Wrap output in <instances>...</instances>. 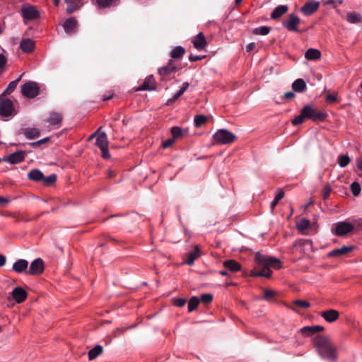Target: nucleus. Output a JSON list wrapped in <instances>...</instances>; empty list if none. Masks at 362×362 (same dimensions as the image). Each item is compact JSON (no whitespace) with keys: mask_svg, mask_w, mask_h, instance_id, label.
Instances as JSON below:
<instances>
[{"mask_svg":"<svg viewBox=\"0 0 362 362\" xmlns=\"http://www.w3.org/2000/svg\"><path fill=\"white\" fill-rule=\"evenodd\" d=\"M255 261L256 266L250 273V275L253 277L270 278L272 274L271 268H280V260L279 259L266 256L259 252L255 254Z\"/></svg>","mask_w":362,"mask_h":362,"instance_id":"nucleus-1","label":"nucleus"},{"mask_svg":"<svg viewBox=\"0 0 362 362\" xmlns=\"http://www.w3.org/2000/svg\"><path fill=\"white\" fill-rule=\"evenodd\" d=\"M312 341L317 352L322 359L329 361L337 360V348L328 336L317 334L313 337Z\"/></svg>","mask_w":362,"mask_h":362,"instance_id":"nucleus-2","label":"nucleus"},{"mask_svg":"<svg viewBox=\"0 0 362 362\" xmlns=\"http://www.w3.org/2000/svg\"><path fill=\"white\" fill-rule=\"evenodd\" d=\"M326 117V113L318 111L310 105H306L302 108L300 114L296 117L291 123L293 125L297 126L302 124L305 119H310L314 122H322Z\"/></svg>","mask_w":362,"mask_h":362,"instance_id":"nucleus-3","label":"nucleus"},{"mask_svg":"<svg viewBox=\"0 0 362 362\" xmlns=\"http://www.w3.org/2000/svg\"><path fill=\"white\" fill-rule=\"evenodd\" d=\"M291 252H299L302 255H307L313 250V242L308 239H300L296 240L292 245Z\"/></svg>","mask_w":362,"mask_h":362,"instance_id":"nucleus-4","label":"nucleus"},{"mask_svg":"<svg viewBox=\"0 0 362 362\" xmlns=\"http://www.w3.org/2000/svg\"><path fill=\"white\" fill-rule=\"evenodd\" d=\"M215 143L227 145L233 143L236 139V136L227 129H218L213 136Z\"/></svg>","mask_w":362,"mask_h":362,"instance_id":"nucleus-5","label":"nucleus"},{"mask_svg":"<svg viewBox=\"0 0 362 362\" xmlns=\"http://www.w3.org/2000/svg\"><path fill=\"white\" fill-rule=\"evenodd\" d=\"M15 115H16V111L12 100L6 98L4 95H0V116L8 119Z\"/></svg>","mask_w":362,"mask_h":362,"instance_id":"nucleus-6","label":"nucleus"},{"mask_svg":"<svg viewBox=\"0 0 362 362\" xmlns=\"http://www.w3.org/2000/svg\"><path fill=\"white\" fill-rule=\"evenodd\" d=\"M40 87L37 83L28 81L21 86V93L28 98H34L39 94Z\"/></svg>","mask_w":362,"mask_h":362,"instance_id":"nucleus-7","label":"nucleus"},{"mask_svg":"<svg viewBox=\"0 0 362 362\" xmlns=\"http://www.w3.org/2000/svg\"><path fill=\"white\" fill-rule=\"evenodd\" d=\"M354 228V224L346 221H340L333 226L332 230L336 235L344 236L351 233Z\"/></svg>","mask_w":362,"mask_h":362,"instance_id":"nucleus-8","label":"nucleus"},{"mask_svg":"<svg viewBox=\"0 0 362 362\" xmlns=\"http://www.w3.org/2000/svg\"><path fill=\"white\" fill-rule=\"evenodd\" d=\"M44 271V262L41 258H37L34 259L28 271H26V274L28 275H39L41 274Z\"/></svg>","mask_w":362,"mask_h":362,"instance_id":"nucleus-9","label":"nucleus"},{"mask_svg":"<svg viewBox=\"0 0 362 362\" xmlns=\"http://www.w3.org/2000/svg\"><path fill=\"white\" fill-rule=\"evenodd\" d=\"M300 21V18L295 13H291L286 20L283 21L282 25L289 31L298 32V25Z\"/></svg>","mask_w":362,"mask_h":362,"instance_id":"nucleus-10","label":"nucleus"},{"mask_svg":"<svg viewBox=\"0 0 362 362\" xmlns=\"http://www.w3.org/2000/svg\"><path fill=\"white\" fill-rule=\"evenodd\" d=\"M319 1L310 0L301 7L300 11L305 16H308L316 12L319 8Z\"/></svg>","mask_w":362,"mask_h":362,"instance_id":"nucleus-11","label":"nucleus"},{"mask_svg":"<svg viewBox=\"0 0 362 362\" xmlns=\"http://www.w3.org/2000/svg\"><path fill=\"white\" fill-rule=\"evenodd\" d=\"M26 153L24 151H16L3 160L11 164H17L24 160Z\"/></svg>","mask_w":362,"mask_h":362,"instance_id":"nucleus-12","label":"nucleus"},{"mask_svg":"<svg viewBox=\"0 0 362 362\" xmlns=\"http://www.w3.org/2000/svg\"><path fill=\"white\" fill-rule=\"evenodd\" d=\"M21 13L24 19L27 21L35 20L39 16L38 11L32 6L23 7Z\"/></svg>","mask_w":362,"mask_h":362,"instance_id":"nucleus-13","label":"nucleus"},{"mask_svg":"<svg viewBox=\"0 0 362 362\" xmlns=\"http://www.w3.org/2000/svg\"><path fill=\"white\" fill-rule=\"evenodd\" d=\"M324 327L320 325L306 326L300 329V332L304 337L313 336L324 330Z\"/></svg>","mask_w":362,"mask_h":362,"instance_id":"nucleus-14","label":"nucleus"},{"mask_svg":"<svg viewBox=\"0 0 362 362\" xmlns=\"http://www.w3.org/2000/svg\"><path fill=\"white\" fill-rule=\"evenodd\" d=\"M320 316L327 322L332 323L339 317V313L334 309H329L320 313Z\"/></svg>","mask_w":362,"mask_h":362,"instance_id":"nucleus-15","label":"nucleus"},{"mask_svg":"<svg viewBox=\"0 0 362 362\" xmlns=\"http://www.w3.org/2000/svg\"><path fill=\"white\" fill-rule=\"evenodd\" d=\"M176 70V65L173 59H170L168 64L165 66L158 69V74L163 79L164 77L168 76Z\"/></svg>","mask_w":362,"mask_h":362,"instance_id":"nucleus-16","label":"nucleus"},{"mask_svg":"<svg viewBox=\"0 0 362 362\" xmlns=\"http://www.w3.org/2000/svg\"><path fill=\"white\" fill-rule=\"evenodd\" d=\"M11 295L16 303H21L26 299L28 293L23 288L16 287Z\"/></svg>","mask_w":362,"mask_h":362,"instance_id":"nucleus-17","label":"nucleus"},{"mask_svg":"<svg viewBox=\"0 0 362 362\" xmlns=\"http://www.w3.org/2000/svg\"><path fill=\"white\" fill-rule=\"evenodd\" d=\"M28 262L24 259H18L12 266V269L16 273L21 274L28 271Z\"/></svg>","mask_w":362,"mask_h":362,"instance_id":"nucleus-18","label":"nucleus"},{"mask_svg":"<svg viewBox=\"0 0 362 362\" xmlns=\"http://www.w3.org/2000/svg\"><path fill=\"white\" fill-rule=\"evenodd\" d=\"M201 250L198 245L194 246V250L187 255V259L185 262L188 265H192L194 261L201 256Z\"/></svg>","mask_w":362,"mask_h":362,"instance_id":"nucleus-19","label":"nucleus"},{"mask_svg":"<svg viewBox=\"0 0 362 362\" xmlns=\"http://www.w3.org/2000/svg\"><path fill=\"white\" fill-rule=\"evenodd\" d=\"M192 43L197 49H204L206 46V41L203 33H199L192 40Z\"/></svg>","mask_w":362,"mask_h":362,"instance_id":"nucleus-20","label":"nucleus"},{"mask_svg":"<svg viewBox=\"0 0 362 362\" xmlns=\"http://www.w3.org/2000/svg\"><path fill=\"white\" fill-rule=\"evenodd\" d=\"M20 48L23 52H32L35 49V42L30 38L23 39L21 42Z\"/></svg>","mask_w":362,"mask_h":362,"instance_id":"nucleus-21","label":"nucleus"},{"mask_svg":"<svg viewBox=\"0 0 362 362\" xmlns=\"http://www.w3.org/2000/svg\"><path fill=\"white\" fill-rule=\"evenodd\" d=\"M353 249H354V247H352V246H344L340 248H337V249L330 251L327 254V256L329 257H339V256L346 255L348 252H351L353 250Z\"/></svg>","mask_w":362,"mask_h":362,"instance_id":"nucleus-22","label":"nucleus"},{"mask_svg":"<svg viewBox=\"0 0 362 362\" xmlns=\"http://www.w3.org/2000/svg\"><path fill=\"white\" fill-rule=\"evenodd\" d=\"M156 81L152 75L146 78L144 83L138 90H153L156 89Z\"/></svg>","mask_w":362,"mask_h":362,"instance_id":"nucleus-23","label":"nucleus"},{"mask_svg":"<svg viewBox=\"0 0 362 362\" xmlns=\"http://www.w3.org/2000/svg\"><path fill=\"white\" fill-rule=\"evenodd\" d=\"M77 21L74 18H70L65 21L63 28L66 33H74L76 29Z\"/></svg>","mask_w":362,"mask_h":362,"instance_id":"nucleus-24","label":"nucleus"},{"mask_svg":"<svg viewBox=\"0 0 362 362\" xmlns=\"http://www.w3.org/2000/svg\"><path fill=\"white\" fill-rule=\"evenodd\" d=\"M119 4V0H95V4L99 9L117 6Z\"/></svg>","mask_w":362,"mask_h":362,"instance_id":"nucleus-25","label":"nucleus"},{"mask_svg":"<svg viewBox=\"0 0 362 362\" xmlns=\"http://www.w3.org/2000/svg\"><path fill=\"white\" fill-rule=\"evenodd\" d=\"M65 2L68 4L66 10L69 13H74L79 9L83 5L81 0H65Z\"/></svg>","mask_w":362,"mask_h":362,"instance_id":"nucleus-26","label":"nucleus"},{"mask_svg":"<svg viewBox=\"0 0 362 362\" xmlns=\"http://www.w3.org/2000/svg\"><path fill=\"white\" fill-rule=\"evenodd\" d=\"M288 10L286 5H280L276 7L271 14V18L276 20L279 18L281 16L285 14Z\"/></svg>","mask_w":362,"mask_h":362,"instance_id":"nucleus-27","label":"nucleus"},{"mask_svg":"<svg viewBox=\"0 0 362 362\" xmlns=\"http://www.w3.org/2000/svg\"><path fill=\"white\" fill-rule=\"evenodd\" d=\"M223 266L226 269L231 272H237L241 269V265L234 259L226 260L223 262Z\"/></svg>","mask_w":362,"mask_h":362,"instance_id":"nucleus-28","label":"nucleus"},{"mask_svg":"<svg viewBox=\"0 0 362 362\" xmlns=\"http://www.w3.org/2000/svg\"><path fill=\"white\" fill-rule=\"evenodd\" d=\"M62 120V116L60 113L58 112H52L50 113L47 122L51 126H57L58 127L61 124Z\"/></svg>","mask_w":362,"mask_h":362,"instance_id":"nucleus-29","label":"nucleus"},{"mask_svg":"<svg viewBox=\"0 0 362 362\" xmlns=\"http://www.w3.org/2000/svg\"><path fill=\"white\" fill-rule=\"evenodd\" d=\"M305 57L309 60H317L321 57L320 52L317 49H308L305 53Z\"/></svg>","mask_w":362,"mask_h":362,"instance_id":"nucleus-30","label":"nucleus"},{"mask_svg":"<svg viewBox=\"0 0 362 362\" xmlns=\"http://www.w3.org/2000/svg\"><path fill=\"white\" fill-rule=\"evenodd\" d=\"M306 83L302 78H298L294 81L292 84V88L294 91L302 93L306 89Z\"/></svg>","mask_w":362,"mask_h":362,"instance_id":"nucleus-31","label":"nucleus"},{"mask_svg":"<svg viewBox=\"0 0 362 362\" xmlns=\"http://www.w3.org/2000/svg\"><path fill=\"white\" fill-rule=\"evenodd\" d=\"M28 177L30 180L40 182L44 179L43 173L38 169H34L29 172Z\"/></svg>","mask_w":362,"mask_h":362,"instance_id":"nucleus-32","label":"nucleus"},{"mask_svg":"<svg viewBox=\"0 0 362 362\" xmlns=\"http://www.w3.org/2000/svg\"><path fill=\"white\" fill-rule=\"evenodd\" d=\"M23 134L27 139H34L40 136V132L37 128H27L24 129Z\"/></svg>","mask_w":362,"mask_h":362,"instance_id":"nucleus-33","label":"nucleus"},{"mask_svg":"<svg viewBox=\"0 0 362 362\" xmlns=\"http://www.w3.org/2000/svg\"><path fill=\"white\" fill-rule=\"evenodd\" d=\"M95 144L100 148L108 146L107 135L105 132L100 133L97 137Z\"/></svg>","mask_w":362,"mask_h":362,"instance_id":"nucleus-34","label":"nucleus"},{"mask_svg":"<svg viewBox=\"0 0 362 362\" xmlns=\"http://www.w3.org/2000/svg\"><path fill=\"white\" fill-rule=\"evenodd\" d=\"M346 21L352 24L358 23L362 21V16L356 12H349L346 15Z\"/></svg>","mask_w":362,"mask_h":362,"instance_id":"nucleus-35","label":"nucleus"},{"mask_svg":"<svg viewBox=\"0 0 362 362\" xmlns=\"http://www.w3.org/2000/svg\"><path fill=\"white\" fill-rule=\"evenodd\" d=\"M103 352V347L100 345H96L92 349H90L88 352V358L89 360H93L97 358L100 354Z\"/></svg>","mask_w":362,"mask_h":362,"instance_id":"nucleus-36","label":"nucleus"},{"mask_svg":"<svg viewBox=\"0 0 362 362\" xmlns=\"http://www.w3.org/2000/svg\"><path fill=\"white\" fill-rule=\"evenodd\" d=\"M185 54V48L182 46H177L172 50L170 56L173 59H178L182 57Z\"/></svg>","mask_w":362,"mask_h":362,"instance_id":"nucleus-37","label":"nucleus"},{"mask_svg":"<svg viewBox=\"0 0 362 362\" xmlns=\"http://www.w3.org/2000/svg\"><path fill=\"white\" fill-rule=\"evenodd\" d=\"M20 80L21 77H19L16 80L10 82L7 88L4 90V91L1 95H4V97H5V95L11 94L16 89Z\"/></svg>","mask_w":362,"mask_h":362,"instance_id":"nucleus-38","label":"nucleus"},{"mask_svg":"<svg viewBox=\"0 0 362 362\" xmlns=\"http://www.w3.org/2000/svg\"><path fill=\"white\" fill-rule=\"evenodd\" d=\"M310 222L306 218H302L297 223V228L300 231H303L310 227Z\"/></svg>","mask_w":362,"mask_h":362,"instance_id":"nucleus-39","label":"nucleus"},{"mask_svg":"<svg viewBox=\"0 0 362 362\" xmlns=\"http://www.w3.org/2000/svg\"><path fill=\"white\" fill-rule=\"evenodd\" d=\"M270 32V28L268 26H261L253 29L252 33L255 35H267Z\"/></svg>","mask_w":362,"mask_h":362,"instance_id":"nucleus-40","label":"nucleus"},{"mask_svg":"<svg viewBox=\"0 0 362 362\" xmlns=\"http://www.w3.org/2000/svg\"><path fill=\"white\" fill-rule=\"evenodd\" d=\"M207 120V118L204 115H196L194 119V126L196 127H200L202 125H203Z\"/></svg>","mask_w":362,"mask_h":362,"instance_id":"nucleus-41","label":"nucleus"},{"mask_svg":"<svg viewBox=\"0 0 362 362\" xmlns=\"http://www.w3.org/2000/svg\"><path fill=\"white\" fill-rule=\"evenodd\" d=\"M199 303V299L197 296L192 297L188 303V311L192 312Z\"/></svg>","mask_w":362,"mask_h":362,"instance_id":"nucleus-42","label":"nucleus"},{"mask_svg":"<svg viewBox=\"0 0 362 362\" xmlns=\"http://www.w3.org/2000/svg\"><path fill=\"white\" fill-rule=\"evenodd\" d=\"M284 196V192L282 189H279L278 192L274 198V199L271 202V209L273 211L275 206L277 205L279 200H281Z\"/></svg>","mask_w":362,"mask_h":362,"instance_id":"nucleus-43","label":"nucleus"},{"mask_svg":"<svg viewBox=\"0 0 362 362\" xmlns=\"http://www.w3.org/2000/svg\"><path fill=\"white\" fill-rule=\"evenodd\" d=\"M350 162V158L347 155H341L338 157V163L340 167H346Z\"/></svg>","mask_w":362,"mask_h":362,"instance_id":"nucleus-44","label":"nucleus"},{"mask_svg":"<svg viewBox=\"0 0 362 362\" xmlns=\"http://www.w3.org/2000/svg\"><path fill=\"white\" fill-rule=\"evenodd\" d=\"M57 180V175L55 174H52L47 177L44 176V179H42V182L46 185H51L54 184Z\"/></svg>","mask_w":362,"mask_h":362,"instance_id":"nucleus-45","label":"nucleus"},{"mask_svg":"<svg viewBox=\"0 0 362 362\" xmlns=\"http://www.w3.org/2000/svg\"><path fill=\"white\" fill-rule=\"evenodd\" d=\"M171 134L174 139H177L182 135V130L179 127H173L171 129Z\"/></svg>","mask_w":362,"mask_h":362,"instance_id":"nucleus-46","label":"nucleus"},{"mask_svg":"<svg viewBox=\"0 0 362 362\" xmlns=\"http://www.w3.org/2000/svg\"><path fill=\"white\" fill-rule=\"evenodd\" d=\"M351 192L354 196H358L361 192V186L358 182H353L351 185Z\"/></svg>","mask_w":362,"mask_h":362,"instance_id":"nucleus-47","label":"nucleus"},{"mask_svg":"<svg viewBox=\"0 0 362 362\" xmlns=\"http://www.w3.org/2000/svg\"><path fill=\"white\" fill-rule=\"evenodd\" d=\"M213 300V295L211 293H204L201 296V300L203 303L208 304Z\"/></svg>","mask_w":362,"mask_h":362,"instance_id":"nucleus-48","label":"nucleus"},{"mask_svg":"<svg viewBox=\"0 0 362 362\" xmlns=\"http://www.w3.org/2000/svg\"><path fill=\"white\" fill-rule=\"evenodd\" d=\"M186 302L187 300L185 298H175L173 299V305L179 308L183 307L185 305Z\"/></svg>","mask_w":362,"mask_h":362,"instance_id":"nucleus-49","label":"nucleus"},{"mask_svg":"<svg viewBox=\"0 0 362 362\" xmlns=\"http://www.w3.org/2000/svg\"><path fill=\"white\" fill-rule=\"evenodd\" d=\"M294 305H296L298 307L303 308H308L310 305L308 301L303 300H295Z\"/></svg>","mask_w":362,"mask_h":362,"instance_id":"nucleus-50","label":"nucleus"},{"mask_svg":"<svg viewBox=\"0 0 362 362\" xmlns=\"http://www.w3.org/2000/svg\"><path fill=\"white\" fill-rule=\"evenodd\" d=\"M275 296V292L272 290H264V298L267 300H270Z\"/></svg>","mask_w":362,"mask_h":362,"instance_id":"nucleus-51","label":"nucleus"},{"mask_svg":"<svg viewBox=\"0 0 362 362\" xmlns=\"http://www.w3.org/2000/svg\"><path fill=\"white\" fill-rule=\"evenodd\" d=\"M326 102L329 103H333L337 101V93H332V94H327L326 95Z\"/></svg>","mask_w":362,"mask_h":362,"instance_id":"nucleus-52","label":"nucleus"},{"mask_svg":"<svg viewBox=\"0 0 362 362\" xmlns=\"http://www.w3.org/2000/svg\"><path fill=\"white\" fill-rule=\"evenodd\" d=\"M182 95L180 93L179 91L176 92L174 95L168 100L167 105H170L173 104L174 102H175Z\"/></svg>","mask_w":362,"mask_h":362,"instance_id":"nucleus-53","label":"nucleus"},{"mask_svg":"<svg viewBox=\"0 0 362 362\" xmlns=\"http://www.w3.org/2000/svg\"><path fill=\"white\" fill-rule=\"evenodd\" d=\"M102 153V157L105 159H108L110 158V154L109 153L108 146L104 148H100Z\"/></svg>","mask_w":362,"mask_h":362,"instance_id":"nucleus-54","label":"nucleus"},{"mask_svg":"<svg viewBox=\"0 0 362 362\" xmlns=\"http://www.w3.org/2000/svg\"><path fill=\"white\" fill-rule=\"evenodd\" d=\"M174 143V139H168L162 143V147L167 148L170 147Z\"/></svg>","mask_w":362,"mask_h":362,"instance_id":"nucleus-55","label":"nucleus"},{"mask_svg":"<svg viewBox=\"0 0 362 362\" xmlns=\"http://www.w3.org/2000/svg\"><path fill=\"white\" fill-rule=\"evenodd\" d=\"M49 140V137H46V138H44V139H42L41 140H39V141H35V142H32L30 144L32 146H38L40 144H44L45 142H47Z\"/></svg>","mask_w":362,"mask_h":362,"instance_id":"nucleus-56","label":"nucleus"},{"mask_svg":"<svg viewBox=\"0 0 362 362\" xmlns=\"http://www.w3.org/2000/svg\"><path fill=\"white\" fill-rule=\"evenodd\" d=\"M189 87V83L185 82L182 83L180 89L178 90L181 95H182L188 88Z\"/></svg>","mask_w":362,"mask_h":362,"instance_id":"nucleus-57","label":"nucleus"},{"mask_svg":"<svg viewBox=\"0 0 362 362\" xmlns=\"http://www.w3.org/2000/svg\"><path fill=\"white\" fill-rule=\"evenodd\" d=\"M189 87V83L185 82L182 83L180 89L178 90L181 95H182L188 88Z\"/></svg>","mask_w":362,"mask_h":362,"instance_id":"nucleus-58","label":"nucleus"},{"mask_svg":"<svg viewBox=\"0 0 362 362\" xmlns=\"http://www.w3.org/2000/svg\"><path fill=\"white\" fill-rule=\"evenodd\" d=\"M189 87V83L185 82L182 83L180 89L178 90L181 95H182L188 88Z\"/></svg>","mask_w":362,"mask_h":362,"instance_id":"nucleus-59","label":"nucleus"},{"mask_svg":"<svg viewBox=\"0 0 362 362\" xmlns=\"http://www.w3.org/2000/svg\"><path fill=\"white\" fill-rule=\"evenodd\" d=\"M189 87V83L185 82L182 83L180 89L178 90L181 95H182L188 88Z\"/></svg>","mask_w":362,"mask_h":362,"instance_id":"nucleus-60","label":"nucleus"},{"mask_svg":"<svg viewBox=\"0 0 362 362\" xmlns=\"http://www.w3.org/2000/svg\"><path fill=\"white\" fill-rule=\"evenodd\" d=\"M6 62H7V59H6V57L4 54H0V69H2L6 65Z\"/></svg>","mask_w":362,"mask_h":362,"instance_id":"nucleus-61","label":"nucleus"},{"mask_svg":"<svg viewBox=\"0 0 362 362\" xmlns=\"http://www.w3.org/2000/svg\"><path fill=\"white\" fill-rule=\"evenodd\" d=\"M204 58V57H199V56H197V55H194V54H190L189 56V60L190 62H196V61H199V60H201Z\"/></svg>","mask_w":362,"mask_h":362,"instance_id":"nucleus-62","label":"nucleus"},{"mask_svg":"<svg viewBox=\"0 0 362 362\" xmlns=\"http://www.w3.org/2000/svg\"><path fill=\"white\" fill-rule=\"evenodd\" d=\"M284 97L286 99H293L295 97V93L293 92L289 91L285 93Z\"/></svg>","mask_w":362,"mask_h":362,"instance_id":"nucleus-63","label":"nucleus"},{"mask_svg":"<svg viewBox=\"0 0 362 362\" xmlns=\"http://www.w3.org/2000/svg\"><path fill=\"white\" fill-rule=\"evenodd\" d=\"M255 47V42H250L249 43L246 47V50L247 52H251L254 48Z\"/></svg>","mask_w":362,"mask_h":362,"instance_id":"nucleus-64","label":"nucleus"}]
</instances>
